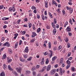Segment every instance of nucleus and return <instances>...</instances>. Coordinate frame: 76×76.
Masks as SVG:
<instances>
[{
    "label": "nucleus",
    "mask_w": 76,
    "mask_h": 76,
    "mask_svg": "<svg viewBox=\"0 0 76 76\" xmlns=\"http://www.w3.org/2000/svg\"><path fill=\"white\" fill-rule=\"evenodd\" d=\"M17 71L18 73H21L22 72V68L20 67L19 68L17 67L15 69Z\"/></svg>",
    "instance_id": "nucleus-1"
},
{
    "label": "nucleus",
    "mask_w": 76,
    "mask_h": 76,
    "mask_svg": "<svg viewBox=\"0 0 76 76\" xmlns=\"http://www.w3.org/2000/svg\"><path fill=\"white\" fill-rule=\"evenodd\" d=\"M9 10V11H10V12H12V10L13 12L15 11V7H12V8H10Z\"/></svg>",
    "instance_id": "nucleus-2"
},
{
    "label": "nucleus",
    "mask_w": 76,
    "mask_h": 76,
    "mask_svg": "<svg viewBox=\"0 0 76 76\" xmlns=\"http://www.w3.org/2000/svg\"><path fill=\"white\" fill-rule=\"evenodd\" d=\"M63 63V58H61L60 59L59 62V64L60 65H61V64Z\"/></svg>",
    "instance_id": "nucleus-3"
},
{
    "label": "nucleus",
    "mask_w": 76,
    "mask_h": 76,
    "mask_svg": "<svg viewBox=\"0 0 76 76\" xmlns=\"http://www.w3.org/2000/svg\"><path fill=\"white\" fill-rule=\"evenodd\" d=\"M56 71V70L55 69H53L50 72L51 75H53V74H54Z\"/></svg>",
    "instance_id": "nucleus-4"
},
{
    "label": "nucleus",
    "mask_w": 76,
    "mask_h": 76,
    "mask_svg": "<svg viewBox=\"0 0 76 76\" xmlns=\"http://www.w3.org/2000/svg\"><path fill=\"white\" fill-rule=\"evenodd\" d=\"M46 68H47V66H44L42 68V70L39 71V72H43L46 69Z\"/></svg>",
    "instance_id": "nucleus-5"
},
{
    "label": "nucleus",
    "mask_w": 76,
    "mask_h": 76,
    "mask_svg": "<svg viewBox=\"0 0 76 76\" xmlns=\"http://www.w3.org/2000/svg\"><path fill=\"white\" fill-rule=\"evenodd\" d=\"M41 64L42 65H43L44 64V58H43L42 59Z\"/></svg>",
    "instance_id": "nucleus-6"
},
{
    "label": "nucleus",
    "mask_w": 76,
    "mask_h": 76,
    "mask_svg": "<svg viewBox=\"0 0 76 76\" xmlns=\"http://www.w3.org/2000/svg\"><path fill=\"white\" fill-rule=\"evenodd\" d=\"M32 35L31 36V37H32V38H34V37H35V36L37 35V34H36V33L34 32H32Z\"/></svg>",
    "instance_id": "nucleus-7"
},
{
    "label": "nucleus",
    "mask_w": 76,
    "mask_h": 76,
    "mask_svg": "<svg viewBox=\"0 0 76 76\" xmlns=\"http://www.w3.org/2000/svg\"><path fill=\"white\" fill-rule=\"evenodd\" d=\"M7 61H8V63H10V62L12 61V60L11 59H10V58L8 57L7 58Z\"/></svg>",
    "instance_id": "nucleus-8"
},
{
    "label": "nucleus",
    "mask_w": 76,
    "mask_h": 76,
    "mask_svg": "<svg viewBox=\"0 0 76 76\" xmlns=\"http://www.w3.org/2000/svg\"><path fill=\"white\" fill-rule=\"evenodd\" d=\"M8 69L10 71H13V69L11 68V66L10 65L8 66Z\"/></svg>",
    "instance_id": "nucleus-9"
},
{
    "label": "nucleus",
    "mask_w": 76,
    "mask_h": 76,
    "mask_svg": "<svg viewBox=\"0 0 76 76\" xmlns=\"http://www.w3.org/2000/svg\"><path fill=\"white\" fill-rule=\"evenodd\" d=\"M24 51H25L26 53H28V51H29V49H28V47H26V48Z\"/></svg>",
    "instance_id": "nucleus-10"
},
{
    "label": "nucleus",
    "mask_w": 76,
    "mask_h": 76,
    "mask_svg": "<svg viewBox=\"0 0 76 76\" xmlns=\"http://www.w3.org/2000/svg\"><path fill=\"white\" fill-rule=\"evenodd\" d=\"M51 68V65H49L47 67V71H49L50 70V69Z\"/></svg>",
    "instance_id": "nucleus-11"
},
{
    "label": "nucleus",
    "mask_w": 76,
    "mask_h": 76,
    "mask_svg": "<svg viewBox=\"0 0 76 76\" xmlns=\"http://www.w3.org/2000/svg\"><path fill=\"white\" fill-rule=\"evenodd\" d=\"M49 51L50 53V58L51 57H52V56H53V51H52V50H49Z\"/></svg>",
    "instance_id": "nucleus-12"
},
{
    "label": "nucleus",
    "mask_w": 76,
    "mask_h": 76,
    "mask_svg": "<svg viewBox=\"0 0 76 76\" xmlns=\"http://www.w3.org/2000/svg\"><path fill=\"white\" fill-rule=\"evenodd\" d=\"M51 25H52L53 28L54 29L56 28V26H55V24H54V22H52L51 23Z\"/></svg>",
    "instance_id": "nucleus-13"
},
{
    "label": "nucleus",
    "mask_w": 76,
    "mask_h": 76,
    "mask_svg": "<svg viewBox=\"0 0 76 76\" xmlns=\"http://www.w3.org/2000/svg\"><path fill=\"white\" fill-rule=\"evenodd\" d=\"M57 32V30L56 29V28H54L53 30V35H55L56 34V32Z\"/></svg>",
    "instance_id": "nucleus-14"
},
{
    "label": "nucleus",
    "mask_w": 76,
    "mask_h": 76,
    "mask_svg": "<svg viewBox=\"0 0 76 76\" xmlns=\"http://www.w3.org/2000/svg\"><path fill=\"white\" fill-rule=\"evenodd\" d=\"M66 63L67 64V65H71V62L70 61H69V60H67L66 61Z\"/></svg>",
    "instance_id": "nucleus-15"
},
{
    "label": "nucleus",
    "mask_w": 76,
    "mask_h": 76,
    "mask_svg": "<svg viewBox=\"0 0 76 76\" xmlns=\"http://www.w3.org/2000/svg\"><path fill=\"white\" fill-rule=\"evenodd\" d=\"M14 35L15 36V37H14V39H16V38H17V36H18V34L16 33V34H14Z\"/></svg>",
    "instance_id": "nucleus-16"
},
{
    "label": "nucleus",
    "mask_w": 76,
    "mask_h": 76,
    "mask_svg": "<svg viewBox=\"0 0 76 76\" xmlns=\"http://www.w3.org/2000/svg\"><path fill=\"white\" fill-rule=\"evenodd\" d=\"M12 73L13 74H14V75H15L16 76H18V73H17V72H16V71H14L12 72Z\"/></svg>",
    "instance_id": "nucleus-17"
},
{
    "label": "nucleus",
    "mask_w": 76,
    "mask_h": 76,
    "mask_svg": "<svg viewBox=\"0 0 76 76\" xmlns=\"http://www.w3.org/2000/svg\"><path fill=\"white\" fill-rule=\"evenodd\" d=\"M6 45L7 47H9L10 46V44L8 42H6Z\"/></svg>",
    "instance_id": "nucleus-18"
},
{
    "label": "nucleus",
    "mask_w": 76,
    "mask_h": 76,
    "mask_svg": "<svg viewBox=\"0 0 76 76\" xmlns=\"http://www.w3.org/2000/svg\"><path fill=\"white\" fill-rule=\"evenodd\" d=\"M73 9L72 8H71L69 10V13L70 14L72 13V12H73Z\"/></svg>",
    "instance_id": "nucleus-19"
},
{
    "label": "nucleus",
    "mask_w": 76,
    "mask_h": 76,
    "mask_svg": "<svg viewBox=\"0 0 76 76\" xmlns=\"http://www.w3.org/2000/svg\"><path fill=\"white\" fill-rule=\"evenodd\" d=\"M69 26L68 27L66 28V30L68 31H71V28H70Z\"/></svg>",
    "instance_id": "nucleus-20"
},
{
    "label": "nucleus",
    "mask_w": 76,
    "mask_h": 76,
    "mask_svg": "<svg viewBox=\"0 0 76 76\" xmlns=\"http://www.w3.org/2000/svg\"><path fill=\"white\" fill-rule=\"evenodd\" d=\"M6 54H4L2 58V60H4V59H5L6 58Z\"/></svg>",
    "instance_id": "nucleus-21"
},
{
    "label": "nucleus",
    "mask_w": 76,
    "mask_h": 76,
    "mask_svg": "<svg viewBox=\"0 0 76 76\" xmlns=\"http://www.w3.org/2000/svg\"><path fill=\"white\" fill-rule=\"evenodd\" d=\"M3 68L4 70H6L7 69V66H6V64H4L3 65Z\"/></svg>",
    "instance_id": "nucleus-22"
},
{
    "label": "nucleus",
    "mask_w": 76,
    "mask_h": 76,
    "mask_svg": "<svg viewBox=\"0 0 76 76\" xmlns=\"http://www.w3.org/2000/svg\"><path fill=\"white\" fill-rule=\"evenodd\" d=\"M48 48H51V44L50 42H49Z\"/></svg>",
    "instance_id": "nucleus-23"
},
{
    "label": "nucleus",
    "mask_w": 76,
    "mask_h": 76,
    "mask_svg": "<svg viewBox=\"0 0 76 76\" xmlns=\"http://www.w3.org/2000/svg\"><path fill=\"white\" fill-rule=\"evenodd\" d=\"M48 63H49V60L47 58L46 61L45 63L46 64H48Z\"/></svg>",
    "instance_id": "nucleus-24"
},
{
    "label": "nucleus",
    "mask_w": 76,
    "mask_h": 76,
    "mask_svg": "<svg viewBox=\"0 0 76 76\" xmlns=\"http://www.w3.org/2000/svg\"><path fill=\"white\" fill-rule=\"evenodd\" d=\"M0 76H5V74L4 72H2L0 75Z\"/></svg>",
    "instance_id": "nucleus-25"
},
{
    "label": "nucleus",
    "mask_w": 76,
    "mask_h": 76,
    "mask_svg": "<svg viewBox=\"0 0 76 76\" xmlns=\"http://www.w3.org/2000/svg\"><path fill=\"white\" fill-rule=\"evenodd\" d=\"M56 58H57V56L53 57L52 58V60H53V61H54V60H55Z\"/></svg>",
    "instance_id": "nucleus-26"
},
{
    "label": "nucleus",
    "mask_w": 76,
    "mask_h": 76,
    "mask_svg": "<svg viewBox=\"0 0 76 76\" xmlns=\"http://www.w3.org/2000/svg\"><path fill=\"white\" fill-rule=\"evenodd\" d=\"M48 13H49V16H50V18H53V16L52 15V14H51V13H50V12H49Z\"/></svg>",
    "instance_id": "nucleus-27"
},
{
    "label": "nucleus",
    "mask_w": 76,
    "mask_h": 76,
    "mask_svg": "<svg viewBox=\"0 0 76 76\" xmlns=\"http://www.w3.org/2000/svg\"><path fill=\"white\" fill-rule=\"evenodd\" d=\"M28 26L29 28H31V26H32V24L31 23H28Z\"/></svg>",
    "instance_id": "nucleus-28"
},
{
    "label": "nucleus",
    "mask_w": 76,
    "mask_h": 76,
    "mask_svg": "<svg viewBox=\"0 0 76 76\" xmlns=\"http://www.w3.org/2000/svg\"><path fill=\"white\" fill-rule=\"evenodd\" d=\"M42 20H45V17H44V15H42Z\"/></svg>",
    "instance_id": "nucleus-29"
},
{
    "label": "nucleus",
    "mask_w": 76,
    "mask_h": 76,
    "mask_svg": "<svg viewBox=\"0 0 76 76\" xmlns=\"http://www.w3.org/2000/svg\"><path fill=\"white\" fill-rule=\"evenodd\" d=\"M64 62L62 63V66L63 67H64V65H65V63H66V62H64Z\"/></svg>",
    "instance_id": "nucleus-30"
},
{
    "label": "nucleus",
    "mask_w": 76,
    "mask_h": 76,
    "mask_svg": "<svg viewBox=\"0 0 76 76\" xmlns=\"http://www.w3.org/2000/svg\"><path fill=\"white\" fill-rule=\"evenodd\" d=\"M58 38L60 41L62 42V40L61 39V37L60 36L58 37Z\"/></svg>",
    "instance_id": "nucleus-31"
},
{
    "label": "nucleus",
    "mask_w": 76,
    "mask_h": 76,
    "mask_svg": "<svg viewBox=\"0 0 76 76\" xmlns=\"http://www.w3.org/2000/svg\"><path fill=\"white\" fill-rule=\"evenodd\" d=\"M62 48V46L61 45H60L58 47V50H60Z\"/></svg>",
    "instance_id": "nucleus-32"
},
{
    "label": "nucleus",
    "mask_w": 76,
    "mask_h": 76,
    "mask_svg": "<svg viewBox=\"0 0 76 76\" xmlns=\"http://www.w3.org/2000/svg\"><path fill=\"white\" fill-rule=\"evenodd\" d=\"M25 58H26L28 57V55L27 54H26L24 55L23 56Z\"/></svg>",
    "instance_id": "nucleus-33"
},
{
    "label": "nucleus",
    "mask_w": 76,
    "mask_h": 76,
    "mask_svg": "<svg viewBox=\"0 0 76 76\" xmlns=\"http://www.w3.org/2000/svg\"><path fill=\"white\" fill-rule=\"evenodd\" d=\"M18 43L16 42L15 45V48H17L18 47Z\"/></svg>",
    "instance_id": "nucleus-34"
},
{
    "label": "nucleus",
    "mask_w": 76,
    "mask_h": 76,
    "mask_svg": "<svg viewBox=\"0 0 76 76\" xmlns=\"http://www.w3.org/2000/svg\"><path fill=\"white\" fill-rule=\"evenodd\" d=\"M69 22L72 25H73V22H72V20H69Z\"/></svg>",
    "instance_id": "nucleus-35"
},
{
    "label": "nucleus",
    "mask_w": 76,
    "mask_h": 76,
    "mask_svg": "<svg viewBox=\"0 0 76 76\" xmlns=\"http://www.w3.org/2000/svg\"><path fill=\"white\" fill-rule=\"evenodd\" d=\"M37 9V8L35 7L34 6H32L31 7V9H32L33 10L34 9Z\"/></svg>",
    "instance_id": "nucleus-36"
},
{
    "label": "nucleus",
    "mask_w": 76,
    "mask_h": 76,
    "mask_svg": "<svg viewBox=\"0 0 76 76\" xmlns=\"http://www.w3.org/2000/svg\"><path fill=\"white\" fill-rule=\"evenodd\" d=\"M9 53L10 54H12V50H9Z\"/></svg>",
    "instance_id": "nucleus-37"
},
{
    "label": "nucleus",
    "mask_w": 76,
    "mask_h": 76,
    "mask_svg": "<svg viewBox=\"0 0 76 76\" xmlns=\"http://www.w3.org/2000/svg\"><path fill=\"white\" fill-rule=\"evenodd\" d=\"M70 65H67L66 67V69H68L70 67Z\"/></svg>",
    "instance_id": "nucleus-38"
},
{
    "label": "nucleus",
    "mask_w": 76,
    "mask_h": 76,
    "mask_svg": "<svg viewBox=\"0 0 76 76\" xmlns=\"http://www.w3.org/2000/svg\"><path fill=\"white\" fill-rule=\"evenodd\" d=\"M68 34L69 37H70L72 35V33L70 32H68Z\"/></svg>",
    "instance_id": "nucleus-39"
},
{
    "label": "nucleus",
    "mask_w": 76,
    "mask_h": 76,
    "mask_svg": "<svg viewBox=\"0 0 76 76\" xmlns=\"http://www.w3.org/2000/svg\"><path fill=\"white\" fill-rule=\"evenodd\" d=\"M34 76H36V72L35 71H33L32 72Z\"/></svg>",
    "instance_id": "nucleus-40"
},
{
    "label": "nucleus",
    "mask_w": 76,
    "mask_h": 76,
    "mask_svg": "<svg viewBox=\"0 0 76 76\" xmlns=\"http://www.w3.org/2000/svg\"><path fill=\"white\" fill-rule=\"evenodd\" d=\"M54 23H57V20L56 18H55L54 19Z\"/></svg>",
    "instance_id": "nucleus-41"
},
{
    "label": "nucleus",
    "mask_w": 76,
    "mask_h": 76,
    "mask_svg": "<svg viewBox=\"0 0 76 76\" xmlns=\"http://www.w3.org/2000/svg\"><path fill=\"white\" fill-rule=\"evenodd\" d=\"M32 57H30L29 58L27 59V60L28 61H31V60H32Z\"/></svg>",
    "instance_id": "nucleus-42"
},
{
    "label": "nucleus",
    "mask_w": 76,
    "mask_h": 76,
    "mask_svg": "<svg viewBox=\"0 0 76 76\" xmlns=\"http://www.w3.org/2000/svg\"><path fill=\"white\" fill-rule=\"evenodd\" d=\"M40 31H41V28H39L37 30V32H40Z\"/></svg>",
    "instance_id": "nucleus-43"
},
{
    "label": "nucleus",
    "mask_w": 76,
    "mask_h": 76,
    "mask_svg": "<svg viewBox=\"0 0 76 76\" xmlns=\"http://www.w3.org/2000/svg\"><path fill=\"white\" fill-rule=\"evenodd\" d=\"M4 7V6L3 5H0V9H2Z\"/></svg>",
    "instance_id": "nucleus-44"
},
{
    "label": "nucleus",
    "mask_w": 76,
    "mask_h": 76,
    "mask_svg": "<svg viewBox=\"0 0 76 76\" xmlns=\"http://www.w3.org/2000/svg\"><path fill=\"white\" fill-rule=\"evenodd\" d=\"M35 41V39H32L31 40V42L32 43L34 42Z\"/></svg>",
    "instance_id": "nucleus-45"
},
{
    "label": "nucleus",
    "mask_w": 76,
    "mask_h": 76,
    "mask_svg": "<svg viewBox=\"0 0 76 76\" xmlns=\"http://www.w3.org/2000/svg\"><path fill=\"white\" fill-rule=\"evenodd\" d=\"M53 50L54 51H56V50H57V47L56 46H55L54 47Z\"/></svg>",
    "instance_id": "nucleus-46"
},
{
    "label": "nucleus",
    "mask_w": 76,
    "mask_h": 76,
    "mask_svg": "<svg viewBox=\"0 0 76 76\" xmlns=\"http://www.w3.org/2000/svg\"><path fill=\"white\" fill-rule=\"evenodd\" d=\"M66 7L67 10H70L71 8L70 7H68V6H66Z\"/></svg>",
    "instance_id": "nucleus-47"
},
{
    "label": "nucleus",
    "mask_w": 76,
    "mask_h": 76,
    "mask_svg": "<svg viewBox=\"0 0 76 76\" xmlns=\"http://www.w3.org/2000/svg\"><path fill=\"white\" fill-rule=\"evenodd\" d=\"M53 3H52V4L53 5H54V4H55V3H56V2L55 1H54V0H53L52 1Z\"/></svg>",
    "instance_id": "nucleus-48"
},
{
    "label": "nucleus",
    "mask_w": 76,
    "mask_h": 76,
    "mask_svg": "<svg viewBox=\"0 0 76 76\" xmlns=\"http://www.w3.org/2000/svg\"><path fill=\"white\" fill-rule=\"evenodd\" d=\"M65 39H66L65 40V41L66 42H67L68 41H69V39H67V38H66Z\"/></svg>",
    "instance_id": "nucleus-49"
},
{
    "label": "nucleus",
    "mask_w": 76,
    "mask_h": 76,
    "mask_svg": "<svg viewBox=\"0 0 76 76\" xmlns=\"http://www.w3.org/2000/svg\"><path fill=\"white\" fill-rule=\"evenodd\" d=\"M46 28L48 29H50V27L48 26V25H47L46 26Z\"/></svg>",
    "instance_id": "nucleus-50"
},
{
    "label": "nucleus",
    "mask_w": 76,
    "mask_h": 76,
    "mask_svg": "<svg viewBox=\"0 0 76 76\" xmlns=\"http://www.w3.org/2000/svg\"><path fill=\"white\" fill-rule=\"evenodd\" d=\"M62 12L63 13V15L65 14V11H64V10H63L62 11Z\"/></svg>",
    "instance_id": "nucleus-51"
},
{
    "label": "nucleus",
    "mask_w": 76,
    "mask_h": 76,
    "mask_svg": "<svg viewBox=\"0 0 76 76\" xmlns=\"http://www.w3.org/2000/svg\"><path fill=\"white\" fill-rule=\"evenodd\" d=\"M68 48H70V44L69 43H68L67 45Z\"/></svg>",
    "instance_id": "nucleus-52"
},
{
    "label": "nucleus",
    "mask_w": 76,
    "mask_h": 76,
    "mask_svg": "<svg viewBox=\"0 0 76 76\" xmlns=\"http://www.w3.org/2000/svg\"><path fill=\"white\" fill-rule=\"evenodd\" d=\"M58 64H56L55 65H54V67L55 68H57V67H58Z\"/></svg>",
    "instance_id": "nucleus-53"
},
{
    "label": "nucleus",
    "mask_w": 76,
    "mask_h": 76,
    "mask_svg": "<svg viewBox=\"0 0 76 76\" xmlns=\"http://www.w3.org/2000/svg\"><path fill=\"white\" fill-rule=\"evenodd\" d=\"M26 73L27 74H29V73H30V71H26Z\"/></svg>",
    "instance_id": "nucleus-54"
},
{
    "label": "nucleus",
    "mask_w": 76,
    "mask_h": 76,
    "mask_svg": "<svg viewBox=\"0 0 76 76\" xmlns=\"http://www.w3.org/2000/svg\"><path fill=\"white\" fill-rule=\"evenodd\" d=\"M33 28L34 30H35V24L33 25Z\"/></svg>",
    "instance_id": "nucleus-55"
},
{
    "label": "nucleus",
    "mask_w": 76,
    "mask_h": 76,
    "mask_svg": "<svg viewBox=\"0 0 76 76\" xmlns=\"http://www.w3.org/2000/svg\"><path fill=\"white\" fill-rule=\"evenodd\" d=\"M24 20L25 21V22H28V18H26L24 19Z\"/></svg>",
    "instance_id": "nucleus-56"
},
{
    "label": "nucleus",
    "mask_w": 76,
    "mask_h": 76,
    "mask_svg": "<svg viewBox=\"0 0 76 76\" xmlns=\"http://www.w3.org/2000/svg\"><path fill=\"white\" fill-rule=\"evenodd\" d=\"M47 11L45 10L44 12V14L46 16L47 15Z\"/></svg>",
    "instance_id": "nucleus-57"
},
{
    "label": "nucleus",
    "mask_w": 76,
    "mask_h": 76,
    "mask_svg": "<svg viewBox=\"0 0 76 76\" xmlns=\"http://www.w3.org/2000/svg\"><path fill=\"white\" fill-rule=\"evenodd\" d=\"M1 39L2 41H4V39H5V38H4V37H2L1 38Z\"/></svg>",
    "instance_id": "nucleus-58"
},
{
    "label": "nucleus",
    "mask_w": 76,
    "mask_h": 76,
    "mask_svg": "<svg viewBox=\"0 0 76 76\" xmlns=\"http://www.w3.org/2000/svg\"><path fill=\"white\" fill-rule=\"evenodd\" d=\"M56 28H59V25H58V24H56Z\"/></svg>",
    "instance_id": "nucleus-59"
},
{
    "label": "nucleus",
    "mask_w": 76,
    "mask_h": 76,
    "mask_svg": "<svg viewBox=\"0 0 76 76\" xmlns=\"http://www.w3.org/2000/svg\"><path fill=\"white\" fill-rule=\"evenodd\" d=\"M33 13L35 14L37 13V10H35L33 11Z\"/></svg>",
    "instance_id": "nucleus-60"
},
{
    "label": "nucleus",
    "mask_w": 76,
    "mask_h": 76,
    "mask_svg": "<svg viewBox=\"0 0 76 76\" xmlns=\"http://www.w3.org/2000/svg\"><path fill=\"white\" fill-rule=\"evenodd\" d=\"M70 55H71V53H70V52L68 54V55H67L68 57L70 56Z\"/></svg>",
    "instance_id": "nucleus-61"
},
{
    "label": "nucleus",
    "mask_w": 76,
    "mask_h": 76,
    "mask_svg": "<svg viewBox=\"0 0 76 76\" xmlns=\"http://www.w3.org/2000/svg\"><path fill=\"white\" fill-rule=\"evenodd\" d=\"M68 4L69 5H72V2H71L70 1H69V2L68 3Z\"/></svg>",
    "instance_id": "nucleus-62"
},
{
    "label": "nucleus",
    "mask_w": 76,
    "mask_h": 76,
    "mask_svg": "<svg viewBox=\"0 0 76 76\" xmlns=\"http://www.w3.org/2000/svg\"><path fill=\"white\" fill-rule=\"evenodd\" d=\"M37 19H39V18H40V17L39 16V15H37Z\"/></svg>",
    "instance_id": "nucleus-63"
},
{
    "label": "nucleus",
    "mask_w": 76,
    "mask_h": 76,
    "mask_svg": "<svg viewBox=\"0 0 76 76\" xmlns=\"http://www.w3.org/2000/svg\"><path fill=\"white\" fill-rule=\"evenodd\" d=\"M71 70L72 71H74V70H75V68L72 67L71 68Z\"/></svg>",
    "instance_id": "nucleus-64"
}]
</instances>
